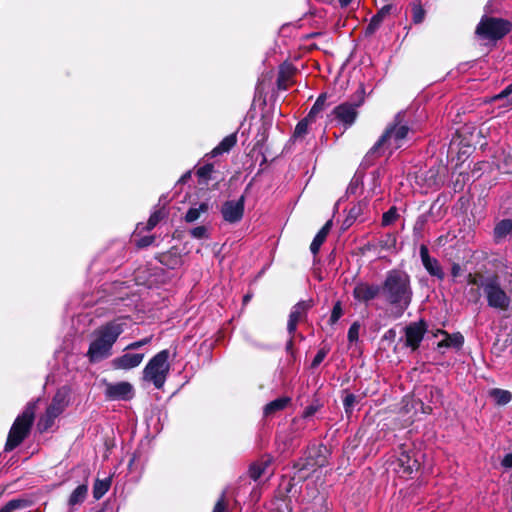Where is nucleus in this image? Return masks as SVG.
Wrapping results in <instances>:
<instances>
[{
    "instance_id": "1",
    "label": "nucleus",
    "mask_w": 512,
    "mask_h": 512,
    "mask_svg": "<svg viewBox=\"0 0 512 512\" xmlns=\"http://www.w3.org/2000/svg\"><path fill=\"white\" fill-rule=\"evenodd\" d=\"M385 301L391 306L392 315L400 318L412 301L410 277L400 270L388 272L381 289Z\"/></svg>"
},
{
    "instance_id": "2",
    "label": "nucleus",
    "mask_w": 512,
    "mask_h": 512,
    "mask_svg": "<svg viewBox=\"0 0 512 512\" xmlns=\"http://www.w3.org/2000/svg\"><path fill=\"white\" fill-rule=\"evenodd\" d=\"M126 327V321L117 318L96 328L90 335L89 348L86 353L89 361L98 363L109 358L112 355L113 345Z\"/></svg>"
},
{
    "instance_id": "3",
    "label": "nucleus",
    "mask_w": 512,
    "mask_h": 512,
    "mask_svg": "<svg viewBox=\"0 0 512 512\" xmlns=\"http://www.w3.org/2000/svg\"><path fill=\"white\" fill-rule=\"evenodd\" d=\"M383 177V170L376 169L372 171L364 180V175L357 171L351 179L345 197L349 199L351 196L362 197L369 200L381 193V178Z\"/></svg>"
},
{
    "instance_id": "4",
    "label": "nucleus",
    "mask_w": 512,
    "mask_h": 512,
    "mask_svg": "<svg viewBox=\"0 0 512 512\" xmlns=\"http://www.w3.org/2000/svg\"><path fill=\"white\" fill-rule=\"evenodd\" d=\"M403 117V113L395 116L394 121L386 127L382 136L372 147L371 152L376 153L384 149L392 151L403 146L409 133V127L403 123Z\"/></svg>"
},
{
    "instance_id": "5",
    "label": "nucleus",
    "mask_w": 512,
    "mask_h": 512,
    "mask_svg": "<svg viewBox=\"0 0 512 512\" xmlns=\"http://www.w3.org/2000/svg\"><path fill=\"white\" fill-rule=\"evenodd\" d=\"M169 356L167 349L153 356L143 369L142 380L153 384L156 389H161L170 372Z\"/></svg>"
},
{
    "instance_id": "6",
    "label": "nucleus",
    "mask_w": 512,
    "mask_h": 512,
    "mask_svg": "<svg viewBox=\"0 0 512 512\" xmlns=\"http://www.w3.org/2000/svg\"><path fill=\"white\" fill-rule=\"evenodd\" d=\"M36 403L30 402L24 411L15 419L5 445L6 451L16 448L28 435L35 415Z\"/></svg>"
},
{
    "instance_id": "7",
    "label": "nucleus",
    "mask_w": 512,
    "mask_h": 512,
    "mask_svg": "<svg viewBox=\"0 0 512 512\" xmlns=\"http://www.w3.org/2000/svg\"><path fill=\"white\" fill-rule=\"evenodd\" d=\"M482 289L489 307L499 311H506L509 309L511 298L501 287L496 278L486 279L482 283Z\"/></svg>"
},
{
    "instance_id": "8",
    "label": "nucleus",
    "mask_w": 512,
    "mask_h": 512,
    "mask_svg": "<svg viewBox=\"0 0 512 512\" xmlns=\"http://www.w3.org/2000/svg\"><path fill=\"white\" fill-rule=\"evenodd\" d=\"M510 31L509 22L493 17H483L476 28V33L482 39L498 40Z\"/></svg>"
},
{
    "instance_id": "9",
    "label": "nucleus",
    "mask_w": 512,
    "mask_h": 512,
    "mask_svg": "<svg viewBox=\"0 0 512 512\" xmlns=\"http://www.w3.org/2000/svg\"><path fill=\"white\" fill-rule=\"evenodd\" d=\"M349 205L345 208L344 224L364 223L371 219L372 210L369 202L362 197L351 196Z\"/></svg>"
},
{
    "instance_id": "10",
    "label": "nucleus",
    "mask_w": 512,
    "mask_h": 512,
    "mask_svg": "<svg viewBox=\"0 0 512 512\" xmlns=\"http://www.w3.org/2000/svg\"><path fill=\"white\" fill-rule=\"evenodd\" d=\"M427 326L424 321L413 322L405 328V345L415 351L420 346Z\"/></svg>"
},
{
    "instance_id": "11",
    "label": "nucleus",
    "mask_w": 512,
    "mask_h": 512,
    "mask_svg": "<svg viewBox=\"0 0 512 512\" xmlns=\"http://www.w3.org/2000/svg\"><path fill=\"white\" fill-rule=\"evenodd\" d=\"M311 307V301H300L293 306L287 323V330L290 335L295 333L297 324L306 319L307 313Z\"/></svg>"
},
{
    "instance_id": "12",
    "label": "nucleus",
    "mask_w": 512,
    "mask_h": 512,
    "mask_svg": "<svg viewBox=\"0 0 512 512\" xmlns=\"http://www.w3.org/2000/svg\"><path fill=\"white\" fill-rule=\"evenodd\" d=\"M155 226H137L132 233L131 241L139 248H145L156 244L157 237L153 232Z\"/></svg>"
},
{
    "instance_id": "13",
    "label": "nucleus",
    "mask_w": 512,
    "mask_h": 512,
    "mask_svg": "<svg viewBox=\"0 0 512 512\" xmlns=\"http://www.w3.org/2000/svg\"><path fill=\"white\" fill-rule=\"evenodd\" d=\"M223 218L228 222H237L242 218L244 212V197L238 200H230L223 204L221 209Z\"/></svg>"
},
{
    "instance_id": "14",
    "label": "nucleus",
    "mask_w": 512,
    "mask_h": 512,
    "mask_svg": "<svg viewBox=\"0 0 512 512\" xmlns=\"http://www.w3.org/2000/svg\"><path fill=\"white\" fill-rule=\"evenodd\" d=\"M420 258L427 272L439 280H443L445 273L437 259L430 257L428 248L425 245L420 246Z\"/></svg>"
},
{
    "instance_id": "15",
    "label": "nucleus",
    "mask_w": 512,
    "mask_h": 512,
    "mask_svg": "<svg viewBox=\"0 0 512 512\" xmlns=\"http://www.w3.org/2000/svg\"><path fill=\"white\" fill-rule=\"evenodd\" d=\"M332 114L338 122L345 126H351L357 117V106L351 103H343L335 107Z\"/></svg>"
},
{
    "instance_id": "16",
    "label": "nucleus",
    "mask_w": 512,
    "mask_h": 512,
    "mask_svg": "<svg viewBox=\"0 0 512 512\" xmlns=\"http://www.w3.org/2000/svg\"><path fill=\"white\" fill-rule=\"evenodd\" d=\"M106 395L113 400H129L134 395V389L128 382H118L107 385Z\"/></svg>"
},
{
    "instance_id": "17",
    "label": "nucleus",
    "mask_w": 512,
    "mask_h": 512,
    "mask_svg": "<svg viewBox=\"0 0 512 512\" xmlns=\"http://www.w3.org/2000/svg\"><path fill=\"white\" fill-rule=\"evenodd\" d=\"M381 289L378 285L359 283L353 290V296L360 302H368L375 299L380 293Z\"/></svg>"
},
{
    "instance_id": "18",
    "label": "nucleus",
    "mask_w": 512,
    "mask_h": 512,
    "mask_svg": "<svg viewBox=\"0 0 512 512\" xmlns=\"http://www.w3.org/2000/svg\"><path fill=\"white\" fill-rule=\"evenodd\" d=\"M143 358V353H125L114 358L112 364L116 369L129 370L139 366L143 361Z\"/></svg>"
},
{
    "instance_id": "19",
    "label": "nucleus",
    "mask_w": 512,
    "mask_h": 512,
    "mask_svg": "<svg viewBox=\"0 0 512 512\" xmlns=\"http://www.w3.org/2000/svg\"><path fill=\"white\" fill-rule=\"evenodd\" d=\"M395 470L402 475H410L414 470L419 467L418 460L413 458L408 452L403 451L400 453L395 462Z\"/></svg>"
},
{
    "instance_id": "20",
    "label": "nucleus",
    "mask_w": 512,
    "mask_h": 512,
    "mask_svg": "<svg viewBox=\"0 0 512 512\" xmlns=\"http://www.w3.org/2000/svg\"><path fill=\"white\" fill-rule=\"evenodd\" d=\"M136 285L152 287L157 283L156 273L147 266L139 267L134 271L133 280Z\"/></svg>"
},
{
    "instance_id": "21",
    "label": "nucleus",
    "mask_w": 512,
    "mask_h": 512,
    "mask_svg": "<svg viewBox=\"0 0 512 512\" xmlns=\"http://www.w3.org/2000/svg\"><path fill=\"white\" fill-rule=\"evenodd\" d=\"M438 334H441L444 336V339L441 340L438 343V349L442 348H454L456 350H459L464 343V337L461 333H453L449 334L448 332L444 330H438Z\"/></svg>"
},
{
    "instance_id": "22",
    "label": "nucleus",
    "mask_w": 512,
    "mask_h": 512,
    "mask_svg": "<svg viewBox=\"0 0 512 512\" xmlns=\"http://www.w3.org/2000/svg\"><path fill=\"white\" fill-rule=\"evenodd\" d=\"M68 404V393L66 390L62 389L57 391L55 396L52 399V402L47 407V411L53 416H59L65 409Z\"/></svg>"
},
{
    "instance_id": "23",
    "label": "nucleus",
    "mask_w": 512,
    "mask_h": 512,
    "mask_svg": "<svg viewBox=\"0 0 512 512\" xmlns=\"http://www.w3.org/2000/svg\"><path fill=\"white\" fill-rule=\"evenodd\" d=\"M209 209H210L209 201L195 203L187 211V213L185 215V220L187 222H194V221L200 219V217L202 215L207 214Z\"/></svg>"
},
{
    "instance_id": "24",
    "label": "nucleus",
    "mask_w": 512,
    "mask_h": 512,
    "mask_svg": "<svg viewBox=\"0 0 512 512\" xmlns=\"http://www.w3.org/2000/svg\"><path fill=\"white\" fill-rule=\"evenodd\" d=\"M290 401L291 399L289 397H280L269 402L264 407V415L266 417L273 416L276 412L285 409Z\"/></svg>"
},
{
    "instance_id": "25",
    "label": "nucleus",
    "mask_w": 512,
    "mask_h": 512,
    "mask_svg": "<svg viewBox=\"0 0 512 512\" xmlns=\"http://www.w3.org/2000/svg\"><path fill=\"white\" fill-rule=\"evenodd\" d=\"M236 134H230L226 136L211 152V157H217L223 153L230 151V149L236 144Z\"/></svg>"
},
{
    "instance_id": "26",
    "label": "nucleus",
    "mask_w": 512,
    "mask_h": 512,
    "mask_svg": "<svg viewBox=\"0 0 512 512\" xmlns=\"http://www.w3.org/2000/svg\"><path fill=\"white\" fill-rule=\"evenodd\" d=\"M330 232V226H323L320 231L316 234L314 237L311 245H310V251L311 253L316 256L322 246V244L326 241L327 236Z\"/></svg>"
},
{
    "instance_id": "27",
    "label": "nucleus",
    "mask_w": 512,
    "mask_h": 512,
    "mask_svg": "<svg viewBox=\"0 0 512 512\" xmlns=\"http://www.w3.org/2000/svg\"><path fill=\"white\" fill-rule=\"evenodd\" d=\"M327 452L326 447L324 446H313L309 449V458L313 459V463L311 466L322 467L326 464V457L324 453Z\"/></svg>"
},
{
    "instance_id": "28",
    "label": "nucleus",
    "mask_w": 512,
    "mask_h": 512,
    "mask_svg": "<svg viewBox=\"0 0 512 512\" xmlns=\"http://www.w3.org/2000/svg\"><path fill=\"white\" fill-rule=\"evenodd\" d=\"M412 21L414 24H421L426 16V11L423 8L420 0H415L411 4Z\"/></svg>"
},
{
    "instance_id": "29",
    "label": "nucleus",
    "mask_w": 512,
    "mask_h": 512,
    "mask_svg": "<svg viewBox=\"0 0 512 512\" xmlns=\"http://www.w3.org/2000/svg\"><path fill=\"white\" fill-rule=\"evenodd\" d=\"M270 464V460L266 459L261 462L254 463L250 466L249 475L253 480H258L262 475L265 474L266 469Z\"/></svg>"
},
{
    "instance_id": "30",
    "label": "nucleus",
    "mask_w": 512,
    "mask_h": 512,
    "mask_svg": "<svg viewBox=\"0 0 512 512\" xmlns=\"http://www.w3.org/2000/svg\"><path fill=\"white\" fill-rule=\"evenodd\" d=\"M111 485L110 479L96 480L93 486V496L95 499L102 498L109 490Z\"/></svg>"
},
{
    "instance_id": "31",
    "label": "nucleus",
    "mask_w": 512,
    "mask_h": 512,
    "mask_svg": "<svg viewBox=\"0 0 512 512\" xmlns=\"http://www.w3.org/2000/svg\"><path fill=\"white\" fill-rule=\"evenodd\" d=\"M88 487L87 485H79L70 495L69 505L74 506L82 503L87 495Z\"/></svg>"
},
{
    "instance_id": "32",
    "label": "nucleus",
    "mask_w": 512,
    "mask_h": 512,
    "mask_svg": "<svg viewBox=\"0 0 512 512\" xmlns=\"http://www.w3.org/2000/svg\"><path fill=\"white\" fill-rule=\"evenodd\" d=\"M490 395L493 397L496 403L500 405L509 403L512 398V395L509 391L497 388L491 390Z\"/></svg>"
},
{
    "instance_id": "33",
    "label": "nucleus",
    "mask_w": 512,
    "mask_h": 512,
    "mask_svg": "<svg viewBox=\"0 0 512 512\" xmlns=\"http://www.w3.org/2000/svg\"><path fill=\"white\" fill-rule=\"evenodd\" d=\"M325 102H326V96L320 95L317 98L314 105L312 106L309 114L307 115L308 119H311L312 121H314L316 119V117L318 116V114L324 110Z\"/></svg>"
},
{
    "instance_id": "34",
    "label": "nucleus",
    "mask_w": 512,
    "mask_h": 512,
    "mask_svg": "<svg viewBox=\"0 0 512 512\" xmlns=\"http://www.w3.org/2000/svg\"><path fill=\"white\" fill-rule=\"evenodd\" d=\"M500 100H506V103L503 106L512 105V84H509L504 90H502L500 93L494 95L490 101H500Z\"/></svg>"
},
{
    "instance_id": "35",
    "label": "nucleus",
    "mask_w": 512,
    "mask_h": 512,
    "mask_svg": "<svg viewBox=\"0 0 512 512\" xmlns=\"http://www.w3.org/2000/svg\"><path fill=\"white\" fill-rule=\"evenodd\" d=\"M57 416H53L46 410L45 414L39 419L38 428L40 431H46L52 427Z\"/></svg>"
},
{
    "instance_id": "36",
    "label": "nucleus",
    "mask_w": 512,
    "mask_h": 512,
    "mask_svg": "<svg viewBox=\"0 0 512 512\" xmlns=\"http://www.w3.org/2000/svg\"><path fill=\"white\" fill-rule=\"evenodd\" d=\"M400 219V214L396 207H391L383 214L382 224H392Z\"/></svg>"
},
{
    "instance_id": "37",
    "label": "nucleus",
    "mask_w": 512,
    "mask_h": 512,
    "mask_svg": "<svg viewBox=\"0 0 512 512\" xmlns=\"http://www.w3.org/2000/svg\"><path fill=\"white\" fill-rule=\"evenodd\" d=\"M25 505V501L21 499H12L0 508V512H12Z\"/></svg>"
},
{
    "instance_id": "38",
    "label": "nucleus",
    "mask_w": 512,
    "mask_h": 512,
    "mask_svg": "<svg viewBox=\"0 0 512 512\" xmlns=\"http://www.w3.org/2000/svg\"><path fill=\"white\" fill-rule=\"evenodd\" d=\"M512 234V226H495L494 237L496 241H501L508 235Z\"/></svg>"
},
{
    "instance_id": "39",
    "label": "nucleus",
    "mask_w": 512,
    "mask_h": 512,
    "mask_svg": "<svg viewBox=\"0 0 512 512\" xmlns=\"http://www.w3.org/2000/svg\"><path fill=\"white\" fill-rule=\"evenodd\" d=\"M357 402V397L354 394L348 393L343 398L344 410L347 414L352 413L353 408Z\"/></svg>"
},
{
    "instance_id": "40",
    "label": "nucleus",
    "mask_w": 512,
    "mask_h": 512,
    "mask_svg": "<svg viewBox=\"0 0 512 512\" xmlns=\"http://www.w3.org/2000/svg\"><path fill=\"white\" fill-rule=\"evenodd\" d=\"M342 315H343L342 305L338 301L333 306V309H332V312H331V316H330V319H329V323L331 325L336 324V322L342 317Z\"/></svg>"
},
{
    "instance_id": "41",
    "label": "nucleus",
    "mask_w": 512,
    "mask_h": 512,
    "mask_svg": "<svg viewBox=\"0 0 512 512\" xmlns=\"http://www.w3.org/2000/svg\"><path fill=\"white\" fill-rule=\"evenodd\" d=\"M160 262L164 265H167L168 267L174 269L178 265L181 264V258L180 257H173L171 258L170 254H164L161 256Z\"/></svg>"
},
{
    "instance_id": "42",
    "label": "nucleus",
    "mask_w": 512,
    "mask_h": 512,
    "mask_svg": "<svg viewBox=\"0 0 512 512\" xmlns=\"http://www.w3.org/2000/svg\"><path fill=\"white\" fill-rule=\"evenodd\" d=\"M313 122L311 119H308V117L304 118L303 120H301L296 128H295V131H294V137H301L303 136L304 134L307 133V127H308V124Z\"/></svg>"
},
{
    "instance_id": "43",
    "label": "nucleus",
    "mask_w": 512,
    "mask_h": 512,
    "mask_svg": "<svg viewBox=\"0 0 512 512\" xmlns=\"http://www.w3.org/2000/svg\"><path fill=\"white\" fill-rule=\"evenodd\" d=\"M501 218L499 219V222L497 224H512V206L504 209L501 207Z\"/></svg>"
},
{
    "instance_id": "44",
    "label": "nucleus",
    "mask_w": 512,
    "mask_h": 512,
    "mask_svg": "<svg viewBox=\"0 0 512 512\" xmlns=\"http://www.w3.org/2000/svg\"><path fill=\"white\" fill-rule=\"evenodd\" d=\"M212 172H213V165L206 164L197 170V175L199 178L207 181V180H209Z\"/></svg>"
},
{
    "instance_id": "45",
    "label": "nucleus",
    "mask_w": 512,
    "mask_h": 512,
    "mask_svg": "<svg viewBox=\"0 0 512 512\" xmlns=\"http://www.w3.org/2000/svg\"><path fill=\"white\" fill-rule=\"evenodd\" d=\"M329 350L325 347L321 348L317 354L315 355L314 359L312 360L311 366L312 368H316L321 364V362L325 359L327 356Z\"/></svg>"
},
{
    "instance_id": "46",
    "label": "nucleus",
    "mask_w": 512,
    "mask_h": 512,
    "mask_svg": "<svg viewBox=\"0 0 512 512\" xmlns=\"http://www.w3.org/2000/svg\"><path fill=\"white\" fill-rule=\"evenodd\" d=\"M166 216V212L164 208H160L151 214L147 224H158L161 222Z\"/></svg>"
},
{
    "instance_id": "47",
    "label": "nucleus",
    "mask_w": 512,
    "mask_h": 512,
    "mask_svg": "<svg viewBox=\"0 0 512 512\" xmlns=\"http://www.w3.org/2000/svg\"><path fill=\"white\" fill-rule=\"evenodd\" d=\"M359 330H360V325L358 323H353L349 330H348V340L349 342H355L358 340V337H359Z\"/></svg>"
},
{
    "instance_id": "48",
    "label": "nucleus",
    "mask_w": 512,
    "mask_h": 512,
    "mask_svg": "<svg viewBox=\"0 0 512 512\" xmlns=\"http://www.w3.org/2000/svg\"><path fill=\"white\" fill-rule=\"evenodd\" d=\"M151 340H152V336H149V337L143 338L139 341L132 342L125 348V350H137V349L141 348L142 346L149 344L151 342Z\"/></svg>"
},
{
    "instance_id": "49",
    "label": "nucleus",
    "mask_w": 512,
    "mask_h": 512,
    "mask_svg": "<svg viewBox=\"0 0 512 512\" xmlns=\"http://www.w3.org/2000/svg\"><path fill=\"white\" fill-rule=\"evenodd\" d=\"M382 23V20L378 18L376 15H374L370 21V23L366 27V33L367 34H373Z\"/></svg>"
},
{
    "instance_id": "50",
    "label": "nucleus",
    "mask_w": 512,
    "mask_h": 512,
    "mask_svg": "<svg viewBox=\"0 0 512 512\" xmlns=\"http://www.w3.org/2000/svg\"><path fill=\"white\" fill-rule=\"evenodd\" d=\"M213 512H227V503L225 501L224 493L214 506Z\"/></svg>"
},
{
    "instance_id": "51",
    "label": "nucleus",
    "mask_w": 512,
    "mask_h": 512,
    "mask_svg": "<svg viewBox=\"0 0 512 512\" xmlns=\"http://www.w3.org/2000/svg\"><path fill=\"white\" fill-rule=\"evenodd\" d=\"M393 9L392 4L384 5L376 14L378 18H380L382 21L391 13Z\"/></svg>"
},
{
    "instance_id": "52",
    "label": "nucleus",
    "mask_w": 512,
    "mask_h": 512,
    "mask_svg": "<svg viewBox=\"0 0 512 512\" xmlns=\"http://www.w3.org/2000/svg\"><path fill=\"white\" fill-rule=\"evenodd\" d=\"M207 233V229H206V226H195L192 230H191V234L193 237L195 238H203Z\"/></svg>"
},
{
    "instance_id": "53",
    "label": "nucleus",
    "mask_w": 512,
    "mask_h": 512,
    "mask_svg": "<svg viewBox=\"0 0 512 512\" xmlns=\"http://www.w3.org/2000/svg\"><path fill=\"white\" fill-rule=\"evenodd\" d=\"M288 76L285 75L284 71H280V75L278 78V88L282 90H286L288 88Z\"/></svg>"
},
{
    "instance_id": "54",
    "label": "nucleus",
    "mask_w": 512,
    "mask_h": 512,
    "mask_svg": "<svg viewBox=\"0 0 512 512\" xmlns=\"http://www.w3.org/2000/svg\"><path fill=\"white\" fill-rule=\"evenodd\" d=\"M502 465L506 468H512V453L505 455Z\"/></svg>"
},
{
    "instance_id": "55",
    "label": "nucleus",
    "mask_w": 512,
    "mask_h": 512,
    "mask_svg": "<svg viewBox=\"0 0 512 512\" xmlns=\"http://www.w3.org/2000/svg\"><path fill=\"white\" fill-rule=\"evenodd\" d=\"M461 272V267L459 264L454 263L451 268V274L454 278L458 277Z\"/></svg>"
},
{
    "instance_id": "56",
    "label": "nucleus",
    "mask_w": 512,
    "mask_h": 512,
    "mask_svg": "<svg viewBox=\"0 0 512 512\" xmlns=\"http://www.w3.org/2000/svg\"><path fill=\"white\" fill-rule=\"evenodd\" d=\"M316 412V408L314 406H309L305 409L304 413H303V417L304 418H309L311 417L314 413Z\"/></svg>"
},
{
    "instance_id": "57",
    "label": "nucleus",
    "mask_w": 512,
    "mask_h": 512,
    "mask_svg": "<svg viewBox=\"0 0 512 512\" xmlns=\"http://www.w3.org/2000/svg\"><path fill=\"white\" fill-rule=\"evenodd\" d=\"M130 282H131V281H125V282H121V283H115V288H116V289L129 288V287H130Z\"/></svg>"
},
{
    "instance_id": "58",
    "label": "nucleus",
    "mask_w": 512,
    "mask_h": 512,
    "mask_svg": "<svg viewBox=\"0 0 512 512\" xmlns=\"http://www.w3.org/2000/svg\"><path fill=\"white\" fill-rule=\"evenodd\" d=\"M190 176H191V172H189V171H188V172H186V173H185V174H184V175L179 179V182H182V183L186 182V181H187V179H189V178H190Z\"/></svg>"
},
{
    "instance_id": "59",
    "label": "nucleus",
    "mask_w": 512,
    "mask_h": 512,
    "mask_svg": "<svg viewBox=\"0 0 512 512\" xmlns=\"http://www.w3.org/2000/svg\"><path fill=\"white\" fill-rule=\"evenodd\" d=\"M341 7H347L352 0H338Z\"/></svg>"
},
{
    "instance_id": "60",
    "label": "nucleus",
    "mask_w": 512,
    "mask_h": 512,
    "mask_svg": "<svg viewBox=\"0 0 512 512\" xmlns=\"http://www.w3.org/2000/svg\"><path fill=\"white\" fill-rule=\"evenodd\" d=\"M293 347V339L292 337L288 340L287 344H286V349L289 351L291 350Z\"/></svg>"
},
{
    "instance_id": "61",
    "label": "nucleus",
    "mask_w": 512,
    "mask_h": 512,
    "mask_svg": "<svg viewBox=\"0 0 512 512\" xmlns=\"http://www.w3.org/2000/svg\"><path fill=\"white\" fill-rule=\"evenodd\" d=\"M342 201H343V199L341 198V199H339V200H338V202L336 203V207H337V209H338V208H339V206L342 204Z\"/></svg>"
},
{
    "instance_id": "62",
    "label": "nucleus",
    "mask_w": 512,
    "mask_h": 512,
    "mask_svg": "<svg viewBox=\"0 0 512 512\" xmlns=\"http://www.w3.org/2000/svg\"><path fill=\"white\" fill-rule=\"evenodd\" d=\"M124 296H128V293H120L119 298L123 299Z\"/></svg>"
},
{
    "instance_id": "63",
    "label": "nucleus",
    "mask_w": 512,
    "mask_h": 512,
    "mask_svg": "<svg viewBox=\"0 0 512 512\" xmlns=\"http://www.w3.org/2000/svg\"><path fill=\"white\" fill-rule=\"evenodd\" d=\"M248 300H249V296H245V297H244V301L246 302V301H248Z\"/></svg>"
},
{
    "instance_id": "64",
    "label": "nucleus",
    "mask_w": 512,
    "mask_h": 512,
    "mask_svg": "<svg viewBox=\"0 0 512 512\" xmlns=\"http://www.w3.org/2000/svg\"><path fill=\"white\" fill-rule=\"evenodd\" d=\"M325 224L330 225V224H332V221L328 220Z\"/></svg>"
}]
</instances>
